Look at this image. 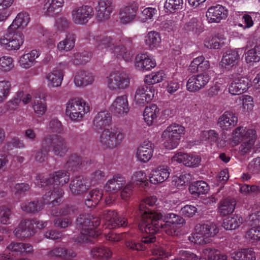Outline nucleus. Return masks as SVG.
Returning <instances> with one entry per match:
<instances>
[{
  "label": "nucleus",
  "mask_w": 260,
  "mask_h": 260,
  "mask_svg": "<svg viewBox=\"0 0 260 260\" xmlns=\"http://www.w3.org/2000/svg\"><path fill=\"white\" fill-rule=\"evenodd\" d=\"M93 39L99 50H108L114 57L118 59H122L126 61L132 60L133 54L128 48V44L131 43L129 39L119 35L112 37L98 36Z\"/></svg>",
  "instance_id": "nucleus-1"
},
{
  "label": "nucleus",
  "mask_w": 260,
  "mask_h": 260,
  "mask_svg": "<svg viewBox=\"0 0 260 260\" xmlns=\"http://www.w3.org/2000/svg\"><path fill=\"white\" fill-rule=\"evenodd\" d=\"M162 215L161 213L156 214V218L153 220H149V222L145 225V232L151 234H155L158 232H165L170 236L175 235L176 231V224H182L184 220L181 216L174 214H167L165 219H162Z\"/></svg>",
  "instance_id": "nucleus-2"
},
{
  "label": "nucleus",
  "mask_w": 260,
  "mask_h": 260,
  "mask_svg": "<svg viewBox=\"0 0 260 260\" xmlns=\"http://www.w3.org/2000/svg\"><path fill=\"white\" fill-rule=\"evenodd\" d=\"M99 217L89 214H82L77 219V223L81 231V235L77 239L79 243L90 241V238L98 237L101 233L97 230L100 224Z\"/></svg>",
  "instance_id": "nucleus-3"
},
{
  "label": "nucleus",
  "mask_w": 260,
  "mask_h": 260,
  "mask_svg": "<svg viewBox=\"0 0 260 260\" xmlns=\"http://www.w3.org/2000/svg\"><path fill=\"white\" fill-rule=\"evenodd\" d=\"M63 191L60 187L54 188L52 191H49L43 197V203L38 201L25 202L21 205L22 210L27 213L39 212L44 207V204H49L55 206L60 202Z\"/></svg>",
  "instance_id": "nucleus-4"
},
{
  "label": "nucleus",
  "mask_w": 260,
  "mask_h": 260,
  "mask_svg": "<svg viewBox=\"0 0 260 260\" xmlns=\"http://www.w3.org/2000/svg\"><path fill=\"white\" fill-rule=\"evenodd\" d=\"M219 232L217 226L214 223L197 225L195 232L188 237V240L197 244L209 243L210 239Z\"/></svg>",
  "instance_id": "nucleus-5"
},
{
  "label": "nucleus",
  "mask_w": 260,
  "mask_h": 260,
  "mask_svg": "<svg viewBox=\"0 0 260 260\" xmlns=\"http://www.w3.org/2000/svg\"><path fill=\"white\" fill-rule=\"evenodd\" d=\"M89 111V104L81 98L71 99L66 104V113L74 121H81L84 115Z\"/></svg>",
  "instance_id": "nucleus-6"
},
{
  "label": "nucleus",
  "mask_w": 260,
  "mask_h": 260,
  "mask_svg": "<svg viewBox=\"0 0 260 260\" xmlns=\"http://www.w3.org/2000/svg\"><path fill=\"white\" fill-rule=\"evenodd\" d=\"M125 136L124 133L119 128H107L102 132L100 143L105 148L114 149L122 143Z\"/></svg>",
  "instance_id": "nucleus-7"
},
{
  "label": "nucleus",
  "mask_w": 260,
  "mask_h": 260,
  "mask_svg": "<svg viewBox=\"0 0 260 260\" xmlns=\"http://www.w3.org/2000/svg\"><path fill=\"white\" fill-rule=\"evenodd\" d=\"M184 133V127L179 124L174 123L168 126L161 135L165 147L168 149L176 148Z\"/></svg>",
  "instance_id": "nucleus-8"
},
{
  "label": "nucleus",
  "mask_w": 260,
  "mask_h": 260,
  "mask_svg": "<svg viewBox=\"0 0 260 260\" xmlns=\"http://www.w3.org/2000/svg\"><path fill=\"white\" fill-rule=\"evenodd\" d=\"M157 201V199L155 196H151L146 198L142 202H141L139 206V213L141 215V221L139 224V230L145 231V225L149 220H153V219L156 218V214H159L160 212L154 211L149 209L147 207V205L149 206H153L156 205Z\"/></svg>",
  "instance_id": "nucleus-9"
},
{
  "label": "nucleus",
  "mask_w": 260,
  "mask_h": 260,
  "mask_svg": "<svg viewBox=\"0 0 260 260\" xmlns=\"http://www.w3.org/2000/svg\"><path fill=\"white\" fill-rule=\"evenodd\" d=\"M24 35L21 32L14 31L8 28L7 32L0 38V45L8 51L20 49L24 42Z\"/></svg>",
  "instance_id": "nucleus-10"
},
{
  "label": "nucleus",
  "mask_w": 260,
  "mask_h": 260,
  "mask_svg": "<svg viewBox=\"0 0 260 260\" xmlns=\"http://www.w3.org/2000/svg\"><path fill=\"white\" fill-rule=\"evenodd\" d=\"M105 83L111 91L124 90L129 85V78L124 72L114 71L107 76Z\"/></svg>",
  "instance_id": "nucleus-11"
},
{
  "label": "nucleus",
  "mask_w": 260,
  "mask_h": 260,
  "mask_svg": "<svg viewBox=\"0 0 260 260\" xmlns=\"http://www.w3.org/2000/svg\"><path fill=\"white\" fill-rule=\"evenodd\" d=\"M201 160L200 156L195 153H186L182 152H176L171 158V164L176 165L182 163L189 167H197Z\"/></svg>",
  "instance_id": "nucleus-12"
},
{
  "label": "nucleus",
  "mask_w": 260,
  "mask_h": 260,
  "mask_svg": "<svg viewBox=\"0 0 260 260\" xmlns=\"http://www.w3.org/2000/svg\"><path fill=\"white\" fill-rule=\"evenodd\" d=\"M154 93L155 89L153 86H140L135 91L134 102L138 106H144L153 99Z\"/></svg>",
  "instance_id": "nucleus-13"
},
{
  "label": "nucleus",
  "mask_w": 260,
  "mask_h": 260,
  "mask_svg": "<svg viewBox=\"0 0 260 260\" xmlns=\"http://www.w3.org/2000/svg\"><path fill=\"white\" fill-rule=\"evenodd\" d=\"M93 14V9L91 7L82 6L72 11V20L75 24H85L92 17Z\"/></svg>",
  "instance_id": "nucleus-14"
},
{
  "label": "nucleus",
  "mask_w": 260,
  "mask_h": 260,
  "mask_svg": "<svg viewBox=\"0 0 260 260\" xmlns=\"http://www.w3.org/2000/svg\"><path fill=\"white\" fill-rule=\"evenodd\" d=\"M210 77L207 72L190 77L186 83V88L190 92H196L203 88L209 82Z\"/></svg>",
  "instance_id": "nucleus-15"
},
{
  "label": "nucleus",
  "mask_w": 260,
  "mask_h": 260,
  "mask_svg": "<svg viewBox=\"0 0 260 260\" xmlns=\"http://www.w3.org/2000/svg\"><path fill=\"white\" fill-rule=\"evenodd\" d=\"M111 110L117 117H123L129 111L128 98L126 95L118 96L111 106Z\"/></svg>",
  "instance_id": "nucleus-16"
},
{
  "label": "nucleus",
  "mask_w": 260,
  "mask_h": 260,
  "mask_svg": "<svg viewBox=\"0 0 260 260\" xmlns=\"http://www.w3.org/2000/svg\"><path fill=\"white\" fill-rule=\"evenodd\" d=\"M139 6L135 2L130 3L122 7L119 12V20L122 24H128L136 19Z\"/></svg>",
  "instance_id": "nucleus-17"
},
{
  "label": "nucleus",
  "mask_w": 260,
  "mask_h": 260,
  "mask_svg": "<svg viewBox=\"0 0 260 260\" xmlns=\"http://www.w3.org/2000/svg\"><path fill=\"white\" fill-rule=\"evenodd\" d=\"M40 180L41 181L39 182L38 179H37L35 183L38 186L41 187L52 183H54L58 185H63L69 182L70 180V174L67 171H58L52 174L48 180H47L46 183L44 181V179H40Z\"/></svg>",
  "instance_id": "nucleus-18"
},
{
  "label": "nucleus",
  "mask_w": 260,
  "mask_h": 260,
  "mask_svg": "<svg viewBox=\"0 0 260 260\" xmlns=\"http://www.w3.org/2000/svg\"><path fill=\"white\" fill-rule=\"evenodd\" d=\"M228 10L220 5L210 7L206 12V17L209 23H218L226 18Z\"/></svg>",
  "instance_id": "nucleus-19"
},
{
  "label": "nucleus",
  "mask_w": 260,
  "mask_h": 260,
  "mask_svg": "<svg viewBox=\"0 0 260 260\" xmlns=\"http://www.w3.org/2000/svg\"><path fill=\"white\" fill-rule=\"evenodd\" d=\"M256 132L253 129L247 128L244 126H238L232 132L231 142L233 145L236 146L243 141L255 135Z\"/></svg>",
  "instance_id": "nucleus-20"
},
{
  "label": "nucleus",
  "mask_w": 260,
  "mask_h": 260,
  "mask_svg": "<svg viewBox=\"0 0 260 260\" xmlns=\"http://www.w3.org/2000/svg\"><path fill=\"white\" fill-rule=\"evenodd\" d=\"M135 67L141 71H149L156 66L155 60L146 54L137 55L135 59Z\"/></svg>",
  "instance_id": "nucleus-21"
},
{
  "label": "nucleus",
  "mask_w": 260,
  "mask_h": 260,
  "mask_svg": "<svg viewBox=\"0 0 260 260\" xmlns=\"http://www.w3.org/2000/svg\"><path fill=\"white\" fill-rule=\"evenodd\" d=\"M170 174L169 168L167 166H159L152 170L149 177L150 182L157 184L164 182Z\"/></svg>",
  "instance_id": "nucleus-22"
},
{
  "label": "nucleus",
  "mask_w": 260,
  "mask_h": 260,
  "mask_svg": "<svg viewBox=\"0 0 260 260\" xmlns=\"http://www.w3.org/2000/svg\"><path fill=\"white\" fill-rule=\"evenodd\" d=\"M238 122V117L232 111H226L219 118L218 124L223 130H229L234 127Z\"/></svg>",
  "instance_id": "nucleus-23"
},
{
  "label": "nucleus",
  "mask_w": 260,
  "mask_h": 260,
  "mask_svg": "<svg viewBox=\"0 0 260 260\" xmlns=\"http://www.w3.org/2000/svg\"><path fill=\"white\" fill-rule=\"evenodd\" d=\"M153 152L152 143L149 141H144L138 148L136 157L140 161L147 162L152 157Z\"/></svg>",
  "instance_id": "nucleus-24"
},
{
  "label": "nucleus",
  "mask_w": 260,
  "mask_h": 260,
  "mask_svg": "<svg viewBox=\"0 0 260 260\" xmlns=\"http://www.w3.org/2000/svg\"><path fill=\"white\" fill-rule=\"evenodd\" d=\"M144 234L143 236L141 239V243H138L136 242L131 240L128 241L125 243L126 246L132 249L135 250H143L145 249V244H149L152 243L155 241V237L154 236V234H151L149 233H147L144 230L142 231L140 230Z\"/></svg>",
  "instance_id": "nucleus-25"
},
{
  "label": "nucleus",
  "mask_w": 260,
  "mask_h": 260,
  "mask_svg": "<svg viewBox=\"0 0 260 260\" xmlns=\"http://www.w3.org/2000/svg\"><path fill=\"white\" fill-rule=\"evenodd\" d=\"M64 77L63 71L61 69H54L47 73L45 79L47 81V85L50 88L60 87L62 84Z\"/></svg>",
  "instance_id": "nucleus-26"
},
{
  "label": "nucleus",
  "mask_w": 260,
  "mask_h": 260,
  "mask_svg": "<svg viewBox=\"0 0 260 260\" xmlns=\"http://www.w3.org/2000/svg\"><path fill=\"white\" fill-rule=\"evenodd\" d=\"M113 10V6L112 0H100L97 10L98 20L104 21L108 19Z\"/></svg>",
  "instance_id": "nucleus-27"
},
{
  "label": "nucleus",
  "mask_w": 260,
  "mask_h": 260,
  "mask_svg": "<svg viewBox=\"0 0 260 260\" xmlns=\"http://www.w3.org/2000/svg\"><path fill=\"white\" fill-rule=\"evenodd\" d=\"M90 185L88 180L82 176H77L72 180L70 189L74 194H80L85 192L89 188Z\"/></svg>",
  "instance_id": "nucleus-28"
},
{
  "label": "nucleus",
  "mask_w": 260,
  "mask_h": 260,
  "mask_svg": "<svg viewBox=\"0 0 260 260\" xmlns=\"http://www.w3.org/2000/svg\"><path fill=\"white\" fill-rule=\"evenodd\" d=\"M125 178L119 174L115 175L106 183L105 188L107 192L115 193L118 192L125 184Z\"/></svg>",
  "instance_id": "nucleus-29"
},
{
  "label": "nucleus",
  "mask_w": 260,
  "mask_h": 260,
  "mask_svg": "<svg viewBox=\"0 0 260 260\" xmlns=\"http://www.w3.org/2000/svg\"><path fill=\"white\" fill-rule=\"evenodd\" d=\"M40 55V52L37 50H32L30 52L25 53L18 59L19 66L24 69H28L32 67L36 63V59Z\"/></svg>",
  "instance_id": "nucleus-30"
},
{
  "label": "nucleus",
  "mask_w": 260,
  "mask_h": 260,
  "mask_svg": "<svg viewBox=\"0 0 260 260\" xmlns=\"http://www.w3.org/2000/svg\"><path fill=\"white\" fill-rule=\"evenodd\" d=\"M210 68L209 61L206 59L203 55L199 56L193 59L191 61L188 70L192 73H196L199 72H203L208 70Z\"/></svg>",
  "instance_id": "nucleus-31"
},
{
  "label": "nucleus",
  "mask_w": 260,
  "mask_h": 260,
  "mask_svg": "<svg viewBox=\"0 0 260 260\" xmlns=\"http://www.w3.org/2000/svg\"><path fill=\"white\" fill-rule=\"evenodd\" d=\"M34 227L30 220H22L14 231L17 237H27L33 235Z\"/></svg>",
  "instance_id": "nucleus-32"
},
{
  "label": "nucleus",
  "mask_w": 260,
  "mask_h": 260,
  "mask_svg": "<svg viewBox=\"0 0 260 260\" xmlns=\"http://www.w3.org/2000/svg\"><path fill=\"white\" fill-rule=\"evenodd\" d=\"M112 117L108 111H103L99 112L94 117L93 125L96 129H102L108 126L111 122Z\"/></svg>",
  "instance_id": "nucleus-33"
},
{
  "label": "nucleus",
  "mask_w": 260,
  "mask_h": 260,
  "mask_svg": "<svg viewBox=\"0 0 260 260\" xmlns=\"http://www.w3.org/2000/svg\"><path fill=\"white\" fill-rule=\"evenodd\" d=\"M94 78L91 73L84 72H77L75 76L74 82L76 86L81 87L90 85L93 83Z\"/></svg>",
  "instance_id": "nucleus-34"
},
{
  "label": "nucleus",
  "mask_w": 260,
  "mask_h": 260,
  "mask_svg": "<svg viewBox=\"0 0 260 260\" xmlns=\"http://www.w3.org/2000/svg\"><path fill=\"white\" fill-rule=\"evenodd\" d=\"M257 139V134L241 142L239 147V153L242 156L247 155L255 151L254 144Z\"/></svg>",
  "instance_id": "nucleus-35"
},
{
  "label": "nucleus",
  "mask_w": 260,
  "mask_h": 260,
  "mask_svg": "<svg viewBox=\"0 0 260 260\" xmlns=\"http://www.w3.org/2000/svg\"><path fill=\"white\" fill-rule=\"evenodd\" d=\"M183 29L188 34L199 35L203 31L204 28L199 19L192 18L184 25Z\"/></svg>",
  "instance_id": "nucleus-36"
},
{
  "label": "nucleus",
  "mask_w": 260,
  "mask_h": 260,
  "mask_svg": "<svg viewBox=\"0 0 260 260\" xmlns=\"http://www.w3.org/2000/svg\"><path fill=\"white\" fill-rule=\"evenodd\" d=\"M46 94L39 92L35 95L32 103V107L36 113L39 115L44 114L47 110L46 103Z\"/></svg>",
  "instance_id": "nucleus-37"
},
{
  "label": "nucleus",
  "mask_w": 260,
  "mask_h": 260,
  "mask_svg": "<svg viewBox=\"0 0 260 260\" xmlns=\"http://www.w3.org/2000/svg\"><path fill=\"white\" fill-rule=\"evenodd\" d=\"M30 20L29 15L25 12L19 13L13 21L11 24L8 27L9 31L13 30L18 31L19 28H24L28 24Z\"/></svg>",
  "instance_id": "nucleus-38"
},
{
  "label": "nucleus",
  "mask_w": 260,
  "mask_h": 260,
  "mask_svg": "<svg viewBox=\"0 0 260 260\" xmlns=\"http://www.w3.org/2000/svg\"><path fill=\"white\" fill-rule=\"evenodd\" d=\"M240 58L237 51L229 50L225 52L220 62L222 67L229 68L237 63Z\"/></svg>",
  "instance_id": "nucleus-39"
},
{
  "label": "nucleus",
  "mask_w": 260,
  "mask_h": 260,
  "mask_svg": "<svg viewBox=\"0 0 260 260\" xmlns=\"http://www.w3.org/2000/svg\"><path fill=\"white\" fill-rule=\"evenodd\" d=\"M63 4L64 0H47L43 8V13L46 16H52Z\"/></svg>",
  "instance_id": "nucleus-40"
},
{
  "label": "nucleus",
  "mask_w": 260,
  "mask_h": 260,
  "mask_svg": "<svg viewBox=\"0 0 260 260\" xmlns=\"http://www.w3.org/2000/svg\"><path fill=\"white\" fill-rule=\"evenodd\" d=\"M236 202L234 199L226 198L220 201L218 205V212L224 216L233 213L235 210Z\"/></svg>",
  "instance_id": "nucleus-41"
},
{
  "label": "nucleus",
  "mask_w": 260,
  "mask_h": 260,
  "mask_svg": "<svg viewBox=\"0 0 260 260\" xmlns=\"http://www.w3.org/2000/svg\"><path fill=\"white\" fill-rule=\"evenodd\" d=\"M144 42L149 49H155L159 46L161 43L160 35L156 31H149L145 36Z\"/></svg>",
  "instance_id": "nucleus-42"
},
{
  "label": "nucleus",
  "mask_w": 260,
  "mask_h": 260,
  "mask_svg": "<svg viewBox=\"0 0 260 260\" xmlns=\"http://www.w3.org/2000/svg\"><path fill=\"white\" fill-rule=\"evenodd\" d=\"M112 254L111 250L103 245H98L93 247L90 250V255L94 258L108 259Z\"/></svg>",
  "instance_id": "nucleus-43"
},
{
  "label": "nucleus",
  "mask_w": 260,
  "mask_h": 260,
  "mask_svg": "<svg viewBox=\"0 0 260 260\" xmlns=\"http://www.w3.org/2000/svg\"><path fill=\"white\" fill-rule=\"evenodd\" d=\"M233 260H255V252L251 248L243 249L231 253Z\"/></svg>",
  "instance_id": "nucleus-44"
},
{
  "label": "nucleus",
  "mask_w": 260,
  "mask_h": 260,
  "mask_svg": "<svg viewBox=\"0 0 260 260\" xmlns=\"http://www.w3.org/2000/svg\"><path fill=\"white\" fill-rule=\"evenodd\" d=\"M243 223V219L238 214L228 217L222 223V226L226 230H234L238 228Z\"/></svg>",
  "instance_id": "nucleus-45"
},
{
  "label": "nucleus",
  "mask_w": 260,
  "mask_h": 260,
  "mask_svg": "<svg viewBox=\"0 0 260 260\" xmlns=\"http://www.w3.org/2000/svg\"><path fill=\"white\" fill-rule=\"evenodd\" d=\"M158 111L159 110L155 104H152L149 107L145 108L143 113V117L147 125H151L156 119Z\"/></svg>",
  "instance_id": "nucleus-46"
},
{
  "label": "nucleus",
  "mask_w": 260,
  "mask_h": 260,
  "mask_svg": "<svg viewBox=\"0 0 260 260\" xmlns=\"http://www.w3.org/2000/svg\"><path fill=\"white\" fill-rule=\"evenodd\" d=\"M75 36L73 34L67 35L64 40L59 42L57 45V49L61 52H67L72 49L75 46Z\"/></svg>",
  "instance_id": "nucleus-47"
},
{
  "label": "nucleus",
  "mask_w": 260,
  "mask_h": 260,
  "mask_svg": "<svg viewBox=\"0 0 260 260\" xmlns=\"http://www.w3.org/2000/svg\"><path fill=\"white\" fill-rule=\"evenodd\" d=\"M245 61L247 63H253L260 61V45H256L245 53Z\"/></svg>",
  "instance_id": "nucleus-48"
},
{
  "label": "nucleus",
  "mask_w": 260,
  "mask_h": 260,
  "mask_svg": "<svg viewBox=\"0 0 260 260\" xmlns=\"http://www.w3.org/2000/svg\"><path fill=\"white\" fill-rule=\"evenodd\" d=\"M209 189V186L203 181H198L191 183L189 187V190L192 194H205Z\"/></svg>",
  "instance_id": "nucleus-49"
},
{
  "label": "nucleus",
  "mask_w": 260,
  "mask_h": 260,
  "mask_svg": "<svg viewBox=\"0 0 260 260\" xmlns=\"http://www.w3.org/2000/svg\"><path fill=\"white\" fill-rule=\"evenodd\" d=\"M218 137V133L213 129L202 131L200 134V140L206 144L212 145L215 143Z\"/></svg>",
  "instance_id": "nucleus-50"
},
{
  "label": "nucleus",
  "mask_w": 260,
  "mask_h": 260,
  "mask_svg": "<svg viewBox=\"0 0 260 260\" xmlns=\"http://www.w3.org/2000/svg\"><path fill=\"white\" fill-rule=\"evenodd\" d=\"M52 151L54 154L58 156H63L68 151V146L66 140L61 137L53 146Z\"/></svg>",
  "instance_id": "nucleus-51"
},
{
  "label": "nucleus",
  "mask_w": 260,
  "mask_h": 260,
  "mask_svg": "<svg viewBox=\"0 0 260 260\" xmlns=\"http://www.w3.org/2000/svg\"><path fill=\"white\" fill-rule=\"evenodd\" d=\"M165 74L162 71L156 72H152L149 75L145 76L144 82L148 84V86L161 82L165 78Z\"/></svg>",
  "instance_id": "nucleus-52"
},
{
  "label": "nucleus",
  "mask_w": 260,
  "mask_h": 260,
  "mask_svg": "<svg viewBox=\"0 0 260 260\" xmlns=\"http://www.w3.org/2000/svg\"><path fill=\"white\" fill-rule=\"evenodd\" d=\"M8 249L13 251L19 252L29 253L32 251L31 245L22 243L12 242L8 246Z\"/></svg>",
  "instance_id": "nucleus-53"
},
{
  "label": "nucleus",
  "mask_w": 260,
  "mask_h": 260,
  "mask_svg": "<svg viewBox=\"0 0 260 260\" xmlns=\"http://www.w3.org/2000/svg\"><path fill=\"white\" fill-rule=\"evenodd\" d=\"M11 88V83L7 80L0 81V104L8 98Z\"/></svg>",
  "instance_id": "nucleus-54"
},
{
  "label": "nucleus",
  "mask_w": 260,
  "mask_h": 260,
  "mask_svg": "<svg viewBox=\"0 0 260 260\" xmlns=\"http://www.w3.org/2000/svg\"><path fill=\"white\" fill-rule=\"evenodd\" d=\"M91 57V53L84 51L82 53H75L72 58V61L75 64H84L88 62Z\"/></svg>",
  "instance_id": "nucleus-55"
},
{
  "label": "nucleus",
  "mask_w": 260,
  "mask_h": 260,
  "mask_svg": "<svg viewBox=\"0 0 260 260\" xmlns=\"http://www.w3.org/2000/svg\"><path fill=\"white\" fill-rule=\"evenodd\" d=\"M14 67L13 58L9 56L0 57V70L4 72H8Z\"/></svg>",
  "instance_id": "nucleus-56"
},
{
  "label": "nucleus",
  "mask_w": 260,
  "mask_h": 260,
  "mask_svg": "<svg viewBox=\"0 0 260 260\" xmlns=\"http://www.w3.org/2000/svg\"><path fill=\"white\" fill-rule=\"evenodd\" d=\"M60 136L57 135H49L45 137L42 142V148L49 151L52 145L53 146L56 143Z\"/></svg>",
  "instance_id": "nucleus-57"
},
{
  "label": "nucleus",
  "mask_w": 260,
  "mask_h": 260,
  "mask_svg": "<svg viewBox=\"0 0 260 260\" xmlns=\"http://www.w3.org/2000/svg\"><path fill=\"white\" fill-rule=\"evenodd\" d=\"M183 0H166L164 7L168 11L172 13L182 8Z\"/></svg>",
  "instance_id": "nucleus-58"
},
{
  "label": "nucleus",
  "mask_w": 260,
  "mask_h": 260,
  "mask_svg": "<svg viewBox=\"0 0 260 260\" xmlns=\"http://www.w3.org/2000/svg\"><path fill=\"white\" fill-rule=\"evenodd\" d=\"M147 181V177L144 171L138 170L134 172L131 176L132 183H136L137 185H140Z\"/></svg>",
  "instance_id": "nucleus-59"
},
{
  "label": "nucleus",
  "mask_w": 260,
  "mask_h": 260,
  "mask_svg": "<svg viewBox=\"0 0 260 260\" xmlns=\"http://www.w3.org/2000/svg\"><path fill=\"white\" fill-rule=\"evenodd\" d=\"M254 15V13L253 12L249 13L242 12L241 14V19L245 25H243L242 24L239 23L238 25L243 27V28L244 29L252 27L254 24L253 21L252 20V17Z\"/></svg>",
  "instance_id": "nucleus-60"
},
{
  "label": "nucleus",
  "mask_w": 260,
  "mask_h": 260,
  "mask_svg": "<svg viewBox=\"0 0 260 260\" xmlns=\"http://www.w3.org/2000/svg\"><path fill=\"white\" fill-rule=\"evenodd\" d=\"M245 237L252 242H255L260 240V227L250 229L246 232Z\"/></svg>",
  "instance_id": "nucleus-61"
},
{
  "label": "nucleus",
  "mask_w": 260,
  "mask_h": 260,
  "mask_svg": "<svg viewBox=\"0 0 260 260\" xmlns=\"http://www.w3.org/2000/svg\"><path fill=\"white\" fill-rule=\"evenodd\" d=\"M236 85L245 92L250 87V80L245 77H238L233 80Z\"/></svg>",
  "instance_id": "nucleus-62"
},
{
  "label": "nucleus",
  "mask_w": 260,
  "mask_h": 260,
  "mask_svg": "<svg viewBox=\"0 0 260 260\" xmlns=\"http://www.w3.org/2000/svg\"><path fill=\"white\" fill-rule=\"evenodd\" d=\"M11 215V210L6 207H0V222L3 224L10 223V218Z\"/></svg>",
  "instance_id": "nucleus-63"
},
{
  "label": "nucleus",
  "mask_w": 260,
  "mask_h": 260,
  "mask_svg": "<svg viewBox=\"0 0 260 260\" xmlns=\"http://www.w3.org/2000/svg\"><path fill=\"white\" fill-rule=\"evenodd\" d=\"M189 174H182L179 176L174 177L172 183L178 188H181L185 185V183L189 179Z\"/></svg>",
  "instance_id": "nucleus-64"
}]
</instances>
